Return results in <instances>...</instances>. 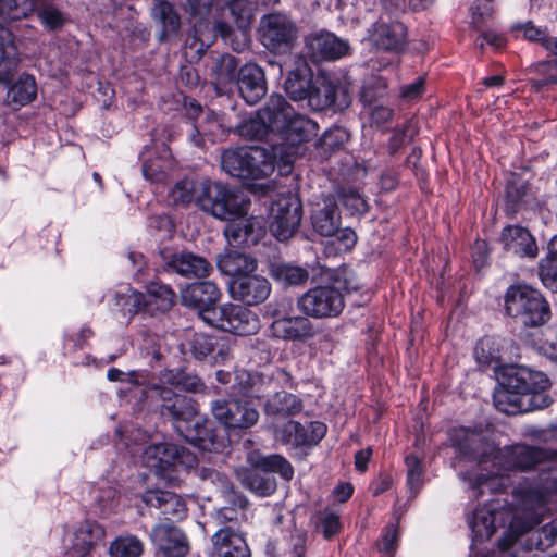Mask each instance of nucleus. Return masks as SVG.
Masks as SVG:
<instances>
[{
	"mask_svg": "<svg viewBox=\"0 0 557 557\" xmlns=\"http://www.w3.org/2000/svg\"><path fill=\"white\" fill-rule=\"evenodd\" d=\"M454 446L465 456L478 459L481 473H468L462 476L469 482L470 497L479 498L485 491L496 493L508 485L505 473L513 470L527 471L540 467V475L534 482H523L512 492V503L498 509L495 502H487L482 508H475L472 516L468 517V523L472 531L471 553L475 544L488 540L495 531L496 522L505 523V519H511L518 511L519 492L532 495L533 503L544 496L557 485V456L548 457V454L540 448L522 444L497 448L485 441L484 436L469 428L456 429L451 435ZM557 505V498L545 502L544 516Z\"/></svg>",
	"mask_w": 557,
	"mask_h": 557,
	"instance_id": "f257e3e1",
	"label": "nucleus"
},
{
	"mask_svg": "<svg viewBox=\"0 0 557 557\" xmlns=\"http://www.w3.org/2000/svg\"><path fill=\"white\" fill-rule=\"evenodd\" d=\"M146 393L161 400V413L175 421L176 430L188 442L203 450H215L220 447L210 423L198 416L197 405L191 398L157 383Z\"/></svg>",
	"mask_w": 557,
	"mask_h": 557,
	"instance_id": "f03ea898",
	"label": "nucleus"
},
{
	"mask_svg": "<svg viewBox=\"0 0 557 557\" xmlns=\"http://www.w3.org/2000/svg\"><path fill=\"white\" fill-rule=\"evenodd\" d=\"M274 132L282 139L275 145L276 154L280 153V172L287 174L296 157L302 154V145L317 135L318 124L304 114L297 113L283 97V103L274 121Z\"/></svg>",
	"mask_w": 557,
	"mask_h": 557,
	"instance_id": "7ed1b4c3",
	"label": "nucleus"
},
{
	"mask_svg": "<svg viewBox=\"0 0 557 557\" xmlns=\"http://www.w3.org/2000/svg\"><path fill=\"white\" fill-rule=\"evenodd\" d=\"M350 280L337 275L331 284L318 285L296 299L297 309L311 319L337 318L345 308V295L356 289Z\"/></svg>",
	"mask_w": 557,
	"mask_h": 557,
	"instance_id": "20e7f679",
	"label": "nucleus"
},
{
	"mask_svg": "<svg viewBox=\"0 0 557 557\" xmlns=\"http://www.w3.org/2000/svg\"><path fill=\"white\" fill-rule=\"evenodd\" d=\"M268 151L264 147L247 146L227 149L221 156V166L231 176L243 180H259L269 176L274 171L275 160L278 168L283 165L280 153Z\"/></svg>",
	"mask_w": 557,
	"mask_h": 557,
	"instance_id": "39448f33",
	"label": "nucleus"
},
{
	"mask_svg": "<svg viewBox=\"0 0 557 557\" xmlns=\"http://www.w3.org/2000/svg\"><path fill=\"white\" fill-rule=\"evenodd\" d=\"M247 462L251 468L237 471V476L246 488L259 496H269L276 488L275 480L260 474L259 470L267 473H278L286 481L294 475L290 462L281 455L263 456L255 450L247 455Z\"/></svg>",
	"mask_w": 557,
	"mask_h": 557,
	"instance_id": "423d86ee",
	"label": "nucleus"
},
{
	"mask_svg": "<svg viewBox=\"0 0 557 557\" xmlns=\"http://www.w3.org/2000/svg\"><path fill=\"white\" fill-rule=\"evenodd\" d=\"M196 190V206L219 220H231L244 214L250 205L237 190L219 182L201 180Z\"/></svg>",
	"mask_w": 557,
	"mask_h": 557,
	"instance_id": "0eeeda50",
	"label": "nucleus"
},
{
	"mask_svg": "<svg viewBox=\"0 0 557 557\" xmlns=\"http://www.w3.org/2000/svg\"><path fill=\"white\" fill-rule=\"evenodd\" d=\"M505 311L529 326H540L550 319V308L542 294L525 284L510 286L505 296Z\"/></svg>",
	"mask_w": 557,
	"mask_h": 557,
	"instance_id": "6e6552de",
	"label": "nucleus"
},
{
	"mask_svg": "<svg viewBox=\"0 0 557 557\" xmlns=\"http://www.w3.org/2000/svg\"><path fill=\"white\" fill-rule=\"evenodd\" d=\"M194 459L185 449L171 443L149 445L143 451V463L169 484H176L182 470Z\"/></svg>",
	"mask_w": 557,
	"mask_h": 557,
	"instance_id": "1a4fd4ad",
	"label": "nucleus"
},
{
	"mask_svg": "<svg viewBox=\"0 0 557 557\" xmlns=\"http://www.w3.org/2000/svg\"><path fill=\"white\" fill-rule=\"evenodd\" d=\"M34 12L48 30L60 29L66 21L52 0H0V17L7 22L27 17Z\"/></svg>",
	"mask_w": 557,
	"mask_h": 557,
	"instance_id": "9d476101",
	"label": "nucleus"
},
{
	"mask_svg": "<svg viewBox=\"0 0 557 557\" xmlns=\"http://www.w3.org/2000/svg\"><path fill=\"white\" fill-rule=\"evenodd\" d=\"M200 476L215 485L225 500L231 503V506H223L215 510L214 519L219 524H230L234 528V525L248 520L247 499L234 492L231 482L225 475L215 470L202 469Z\"/></svg>",
	"mask_w": 557,
	"mask_h": 557,
	"instance_id": "9b49d317",
	"label": "nucleus"
},
{
	"mask_svg": "<svg viewBox=\"0 0 557 557\" xmlns=\"http://www.w3.org/2000/svg\"><path fill=\"white\" fill-rule=\"evenodd\" d=\"M259 34L262 45L274 53L289 52L298 37L295 23L282 13L264 15Z\"/></svg>",
	"mask_w": 557,
	"mask_h": 557,
	"instance_id": "f8f14e48",
	"label": "nucleus"
},
{
	"mask_svg": "<svg viewBox=\"0 0 557 557\" xmlns=\"http://www.w3.org/2000/svg\"><path fill=\"white\" fill-rule=\"evenodd\" d=\"M213 320L210 325L239 336L257 334L261 326L260 319L255 312L235 304L219 307Z\"/></svg>",
	"mask_w": 557,
	"mask_h": 557,
	"instance_id": "ddd939ff",
	"label": "nucleus"
},
{
	"mask_svg": "<svg viewBox=\"0 0 557 557\" xmlns=\"http://www.w3.org/2000/svg\"><path fill=\"white\" fill-rule=\"evenodd\" d=\"M505 385L513 388L515 392L522 393L524 396L533 395V398L541 397V404L534 405V408L541 409L548 405V399L542 397V393L549 387V379L541 371H533L527 367L512 366L505 370Z\"/></svg>",
	"mask_w": 557,
	"mask_h": 557,
	"instance_id": "4468645a",
	"label": "nucleus"
},
{
	"mask_svg": "<svg viewBox=\"0 0 557 557\" xmlns=\"http://www.w3.org/2000/svg\"><path fill=\"white\" fill-rule=\"evenodd\" d=\"M301 203L293 195L278 198L271 207L270 231L278 240L290 238L301 221Z\"/></svg>",
	"mask_w": 557,
	"mask_h": 557,
	"instance_id": "2eb2a0df",
	"label": "nucleus"
},
{
	"mask_svg": "<svg viewBox=\"0 0 557 557\" xmlns=\"http://www.w3.org/2000/svg\"><path fill=\"white\" fill-rule=\"evenodd\" d=\"M220 295L218 286L211 281L189 284L181 292L182 304L198 310L199 317L208 324L214 322L218 310L214 305Z\"/></svg>",
	"mask_w": 557,
	"mask_h": 557,
	"instance_id": "dca6fc26",
	"label": "nucleus"
},
{
	"mask_svg": "<svg viewBox=\"0 0 557 557\" xmlns=\"http://www.w3.org/2000/svg\"><path fill=\"white\" fill-rule=\"evenodd\" d=\"M282 103L283 96L272 95L263 108L237 126L238 135L247 139H265L275 135L274 121Z\"/></svg>",
	"mask_w": 557,
	"mask_h": 557,
	"instance_id": "f3484780",
	"label": "nucleus"
},
{
	"mask_svg": "<svg viewBox=\"0 0 557 557\" xmlns=\"http://www.w3.org/2000/svg\"><path fill=\"white\" fill-rule=\"evenodd\" d=\"M214 418L228 429H246L257 423L259 412L247 401L216 400L211 405Z\"/></svg>",
	"mask_w": 557,
	"mask_h": 557,
	"instance_id": "a211bd4d",
	"label": "nucleus"
},
{
	"mask_svg": "<svg viewBox=\"0 0 557 557\" xmlns=\"http://www.w3.org/2000/svg\"><path fill=\"white\" fill-rule=\"evenodd\" d=\"M326 425L320 421H311L306 425L288 420L275 429V438L292 447H309L317 445L325 435Z\"/></svg>",
	"mask_w": 557,
	"mask_h": 557,
	"instance_id": "6ab92c4d",
	"label": "nucleus"
},
{
	"mask_svg": "<svg viewBox=\"0 0 557 557\" xmlns=\"http://www.w3.org/2000/svg\"><path fill=\"white\" fill-rule=\"evenodd\" d=\"M248 209L244 214L234 216L227 222L224 228V236L227 243L234 247L256 245L265 233V223L262 218L247 216Z\"/></svg>",
	"mask_w": 557,
	"mask_h": 557,
	"instance_id": "aec40b11",
	"label": "nucleus"
},
{
	"mask_svg": "<svg viewBox=\"0 0 557 557\" xmlns=\"http://www.w3.org/2000/svg\"><path fill=\"white\" fill-rule=\"evenodd\" d=\"M149 537L156 550L164 557H185L189 552L187 536L171 522L156 524Z\"/></svg>",
	"mask_w": 557,
	"mask_h": 557,
	"instance_id": "412c9836",
	"label": "nucleus"
},
{
	"mask_svg": "<svg viewBox=\"0 0 557 557\" xmlns=\"http://www.w3.org/2000/svg\"><path fill=\"white\" fill-rule=\"evenodd\" d=\"M271 283L262 275H242L231 278L228 290L231 297L247 306L263 302L271 294Z\"/></svg>",
	"mask_w": 557,
	"mask_h": 557,
	"instance_id": "4be33fe9",
	"label": "nucleus"
},
{
	"mask_svg": "<svg viewBox=\"0 0 557 557\" xmlns=\"http://www.w3.org/2000/svg\"><path fill=\"white\" fill-rule=\"evenodd\" d=\"M521 29L525 39L542 42L543 47L554 57V60L537 65V71L544 77L534 81L532 86L539 90L545 85L557 84V37H548L545 29L535 27L531 23L524 24Z\"/></svg>",
	"mask_w": 557,
	"mask_h": 557,
	"instance_id": "5701e85b",
	"label": "nucleus"
},
{
	"mask_svg": "<svg viewBox=\"0 0 557 557\" xmlns=\"http://www.w3.org/2000/svg\"><path fill=\"white\" fill-rule=\"evenodd\" d=\"M311 317L302 315H280L271 323V332L274 337L306 342L317 334V329L310 320Z\"/></svg>",
	"mask_w": 557,
	"mask_h": 557,
	"instance_id": "b1692460",
	"label": "nucleus"
},
{
	"mask_svg": "<svg viewBox=\"0 0 557 557\" xmlns=\"http://www.w3.org/2000/svg\"><path fill=\"white\" fill-rule=\"evenodd\" d=\"M306 47L317 62L337 60L349 53L348 42L329 32L311 34L306 39Z\"/></svg>",
	"mask_w": 557,
	"mask_h": 557,
	"instance_id": "393cba45",
	"label": "nucleus"
},
{
	"mask_svg": "<svg viewBox=\"0 0 557 557\" xmlns=\"http://www.w3.org/2000/svg\"><path fill=\"white\" fill-rule=\"evenodd\" d=\"M407 29L400 22H385L382 18L369 30L371 41L386 51H400L406 44Z\"/></svg>",
	"mask_w": 557,
	"mask_h": 557,
	"instance_id": "a878e982",
	"label": "nucleus"
},
{
	"mask_svg": "<svg viewBox=\"0 0 557 557\" xmlns=\"http://www.w3.org/2000/svg\"><path fill=\"white\" fill-rule=\"evenodd\" d=\"M141 499L146 505L159 509L165 520H182L187 515L185 500L173 492L148 490Z\"/></svg>",
	"mask_w": 557,
	"mask_h": 557,
	"instance_id": "bb28decb",
	"label": "nucleus"
},
{
	"mask_svg": "<svg viewBox=\"0 0 557 557\" xmlns=\"http://www.w3.org/2000/svg\"><path fill=\"white\" fill-rule=\"evenodd\" d=\"M237 86L248 104L257 103L267 92L263 70L255 63L245 64L239 70Z\"/></svg>",
	"mask_w": 557,
	"mask_h": 557,
	"instance_id": "cd10ccee",
	"label": "nucleus"
},
{
	"mask_svg": "<svg viewBox=\"0 0 557 557\" xmlns=\"http://www.w3.org/2000/svg\"><path fill=\"white\" fill-rule=\"evenodd\" d=\"M311 223L313 230L321 236L331 237L336 234L341 226V214L334 197L327 196L314 205Z\"/></svg>",
	"mask_w": 557,
	"mask_h": 557,
	"instance_id": "c85d7f7f",
	"label": "nucleus"
},
{
	"mask_svg": "<svg viewBox=\"0 0 557 557\" xmlns=\"http://www.w3.org/2000/svg\"><path fill=\"white\" fill-rule=\"evenodd\" d=\"M106 536L104 528L96 521L82 522L70 535L73 556L85 557Z\"/></svg>",
	"mask_w": 557,
	"mask_h": 557,
	"instance_id": "c756f323",
	"label": "nucleus"
},
{
	"mask_svg": "<svg viewBox=\"0 0 557 557\" xmlns=\"http://www.w3.org/2000/svg\"><path fill=\"white\" fill-rule=\"evenodd\" d=\"M503 247L506 251L520 257L535 258L539 249L534 237L522 226H506L500 236Z\"/></svg>",
	"mask_w": 557,
	"mask_h": 557,
	"instance_id": "7c9ffc66",
	"label": "nucleus"
},
{
	"mask_svg": "<svg viewBox=\"0 0 557 557\" xmlns=\"http://www.w3.org/2000/svg\"><path fill=\"white\" fill-rule=\"evenodd\" d=\"M295 65L285 81V91L295 101L309 100L313 87L312 71L301 57L295 58Z\"/></svg>",
	"mask_w": 557,
	"mask_h": 557,
	"instance_id": "2f4dec72",
	"label": "nucleus"
},
{
	"mask_svg": "<svg viewBox=\"0 0 557 557\" xmlns=\"http://www.w3.org/2000/svg\"><path fill=\"white\" fill-rule=\"evenodd\" d=\"M212 541L219 557H250V549L243 534L231 525L219 529Z\"/></svg>",
	"mask_w": 557,
	"mask_h": 557,
	"instance_id": "473e14b6",
	"label": "nucleus"
},
{
	"mask_svg": "<svg viewBox=\"0 0 557 557\" xmlns=\"http://www.w3.org/2000/svg\"><path fill=\"white\" fill-rule=\"evenodd\" d=\"M7 23L5 18L0 17V82L12 76L20 61L13 34L5 27Z\"/></svg>",
	"mask_w": 557,
	"mask_h": 557,
	"instance_id": "72a5a7b5",
	"label": "nucleus"
},
{
	"mask_svg": "<svg viewBox=\"0 0 557 557\" xmlns=\"http://www.w3.org/2000/svg\"><path fill=\"white\" fill-rule=\"evenodd\" d=\"M216 264L222 273L232 278H237L242 275H252L258 267L255 258L234 250L220 256Z\"/></svg>",
	"mask_w": 557,
	"mask_h": 557,
	"instance_id": "f704fd0d",
	"label": "nucleus"
},
{
	"mask_svg": "<svg viewBox=\"0 0 557 557\" xmlns=\"http://www.w3.org/2000/svg\"><path fill=\"white\" fill-rule=\"evenodd\" d=\"M168 267L183 276H207L211 270L209 262L202 257L191 252H181L173 255Z\"/></svg>",
	"mask_w": 557,
	"mask_h": 557,
	"instance_id": "c9c22d12",
	"label": "nucleus"
},
{
	"mask_svg": "<svg viewBox=\"0 0 557 557\" xmlns=\"http://www.w3.org/2000/svg\"><path fill=\"white\" fill-rule=\"evenodd\" d=\"M271 276L284 286H299L309 278L306 268L287 262H274L270 268Z\"/></svg>",
	"mask_w": 557,
	"mask_h": 557,
	"instance_id": "e433bc0d",
	"label": "nucleus"
},
{
	"mask_svg": "<svg viewBox=\"0 0 557 557\" xmlns=\"http://www.w3.org/2000/svg\"><path fill=\"white\" fill-rule=\"evenodd\" d=\"M522 393L515 392L505 385V377H502L500 387L495 391L493 399L497 410L506 414H517L523 410Z\"/></svg>",
	"mask_w": 557,
	"mask_h": 557,
	"instance_id": "4c0bfd02",
	"label": "nucleus"
},
{
	"mask_svg": "<svg viewBox=\"0 0 557 557\" xmlns=\"http://www.w3.org/2000/svg\"><path fill=\"white\" fill-rule=\"evenodd\" d=\"M159 385H164L176 391L198 392L202 387V383L197 375L186 373L184 371L174 372L165 370L160 374Z\"/></svg>",
	"mask_w": 557,
	"mask_h": 557,
	"instance_id": "58836bf2",
	"label": "nucleus"
},
{
	"mask_svg": "<svg viewBox=\"0 0 557 557\" xmlns=\"http://www.w3.org/2000/svg\"><path fill=\"white\" fill-rule=\"evenodd\" d=\"M302 408L301 401L297 396L289 393H276L264 405L267 416H293Z\"/></svg>",
	"mask_w": 557,
	"mask_h": 557,
	"instance_id": "ea45409f",
	"label": "nucleus"
},
{
	"mask_svg": "<svg viewBox=\"0 0 557 557\" xmlns=\"http://www.w3.org/2000/svg\"><path fill=\"white\" fill-rule=\"evenodd\" d=\"M152 16L162 25V39L178 32L181 20L171 3L163 0L157 2L152 8Z\"/></svg>",
	"mask_w": 557,
	"mask_h": 557,
	"instance_id": "a19ab883",
	"label": "nucleus"
},
{
	"mask_svg": "<svg viewBox=\"0 0 557 557\" xmlns=\"http://www.w3.org/2000/svg\"><path fill=\"white\" fill-rule=\"evenodd\" d=\"M144 296L147 310L166 311L172 307L175 294L168 285L153 282Z\"/></svg>",
	"mask_w": 557,
	"mask_h": 557,
	"instance_id": "79ce46f5",
	"label": "nucleus"
},
{
	"mask_svg": "<svg viewBox=\"0 0 557 557\" xmlns=\"http://www.w3.org/2000/svg\"><path fill=\"white\" fill-rule=\"evenodd\" d=\"M143 553V541L129 533L116 536L109 546V555L111 557H140Z\"/></svg>",
	"mask_w": 557,
	"mask_h": 557,
	"instance_id": "37998d69",
	"label": "nucleus"
},
{
	"mask_svg": "<svg viewBox=\"0 0 557 557\" xmlns=\"http://www.w3.org/2000/svg\"><path fill=\"white\" fill-rule=\"evenodd\" d=\"M539 274L542 283L557 293V235L548 245L547 256L540 262Z\"/></svg>",
	"mask_w": 557,
	"mask_h": 557,
	"instance_id": "c03bdc74",
	"label": "nucleus"
},
{
	"mask_svg": "<svg viewBox=\"0 0 557 557\" xmlns=\"http://www.w3.org/2000/svg\"><path fill=\"white\" fill-rule=\"evenodd\" d=\"M534 527L528 531L525 547L544 550L557 543V518L539 530H533Z\"/></svg>",
	"mask_w": 557,
	"mask_h": 557,
	"instance_id": "a18cd8bd",
	"label": "nucleus"
},
{
	"mask_svg": "<svg viewBox=\"0 0 557 557\" xmlns=\"http://www.w3.org/2000/svg\"><path fill=\"white\" fill-rule=\"evenodd\" d=\"M198 182L193 180L178 181L169 191L168 200L173 206H188L191 202L196 205L198 191Z\"/></svg>",
	"mask_w": 557,
	"mask_h": 557,
	"instance_id": "49530a36",
	"label": "nucleus"
},
{
	"mask_svg": "<svg viewBox=\"0 0 557 557\" xmlns=\"http://www.w3.org/2000/svg\"><path fill=\"white\" fill-rule=\"evenodd\" d=\"M116 306L124 315H134L146 308V297L144 294L136 292L129 287L115 294Z\"/></svg>",
	"mask_w": 557,
	"mask_h": 557,
	"instance_id": "de8ad7c7",
	"label": "nucleus"
},
{
	"mask_svg": "<svg viewBox=\"0 0 557 557\" xmlns=\"http://www.w3.org/2000/svg\"><path fill=\"white\" fill-rule=\"evenodd\" d=\"M36 82L30 75L20 76L9 90V96L11 97L12 101L20 106L29 103L36 97Z\"/></svg>",
	"mask_w": 557,
	"mask_h": 557,
	"instance_id": "09e8293b",
	"label": "nucleus"
},
{
	"mask_svg": "<svg viewBox=\"0 0 557 557\" xmlns=\"http://www.w3.org/2000/svg\"><path fill=\"white\" fill-rule=\"evenodd\" d=\"M264 375L258 372H249L246 370L238 371L236 374V384L238 392L249 398L261 397V388L256 387L257 383H263Z\"/></svg>",
	"mask_w": 557,
	"mask_h": 557,
	"instance_id": "8fccbe9b",
	"label": "nucleus"
},
{
	"mask_svg": "<svg viewBox=\"0 0 557 557\" xmlns=\"http://www.w3.org/2000/svg\"><path fill=\"white\" fill-rule=\"evenodd\" d=\"M335 102V88L325 79L319 85H313L309 98V106L315 110H323L333 106Z\"/></svg>",
	"mask_w": 557,
	"mask_h": 557,
	"instance_id": "3c124183",
	"label": "nucleus"
},
{
	"mask_svg": "<svg viewBox=\"0 0 557 557\" xmlns=\"http://www.w3.org/2000/svg\"><path fill=\"white\" fill-rule=\"evenodd\" d=\"M222 127V124L218 117V115L214 112H210L207 114V123L200 124V125H194L193 128L195 131V134L190 135L191 141L200 147L203 145L205 137H214L220 128Z\"/></svg>",
	"mask_w": 557,
	"mask_h": 557,
	"instance_id": "603ef678",
	"label": "nucleus"
},
{
	"mask_svg": "<svg viewBox=\"0 0 557 557\" xmlns=\"http://www.w3.org/2000/svg\"><path fill=\"white\" fill-rule=\"evenodd\" d=\"M252 2L248 0H227V8L234 16L235 23L238 28L244 30L247 28L251 21Z\"/></svg>",
	"mask_w": 557,
	"mask_h": 557,
	"instance_id": "864d4df0",
	"label": "nucleus"
},
{
	"mask_svg": "<svg viewBox=\"0 0 557 557\" xmlns=\"http://www.w3.org/2000/svg\"><path fill=\"white\" fill-rule=\"evenodd\" d=\"M347 139V132L342 127H335L324 132L319 140V146L324 153H329L342 147Z\"/></svg>",
	"mask_w": 557,
	"mask_h": 557,
	"instance_id": "5fc2aeb1",
	"label": "nucleus"
},
{
	"mask_svg": "<svg viewBox=\"0 0 557 557\" xmlns=\"http://www.w3.org/2000/svg\"><path fill=\"white\" fill-rule=\"evenodd\" d=\"M492 338L485 337L476 343L474 355L479 363L490 364L498 359V351L493 348Z\"/></svg>",
	"mask_w": 557,
	"mask_h": 557,
	"instance_id": "6e6d98bb",
	"label": "nucleus"
},
{
	"mask_svg": "<svg viewBox=\"0 0 557 557\" xmlns=\"http://www.w3.org/2000/svg\"><path fill=\"white\" fill-rule=\"evenodd\" d=\"M471 21L475 27L481 26L493 14V8L490 0H476L470 8Z\"/></svg>",
	"mask_w": 557,
	"mask_h": 557,
	"instance_id": "4d7b16f0",
	"label": "nucleus"
},
{
	"mask_svg": "<svg viewBox=\"0 0 557 557\" xmlns=\"http://www.w3.org/2000/svg\"><path fill=\"white\" fill-rule=\"evenodd\" d=\"M425 78L419 76L414 82L400 86L399 97L405 101H412L422 96L424 92Z\"/></svg>",
	"mask_w": 557,
	"mask_h": 557,
	"instance_id": "13d9d810",
	"label": "nucleus"
},
{
	"mask_svg": "<svg viewBox=\"0 0 557 557\" xmlns=\"http://www.w3.org/2000/svg\"><path fill=\"white\" fill-rule=\"evenodd\" d=\"M343 205L351 213L362 214L368 210L366 200L355 190H349L343 195Z\"/></svg>",
	"mask_w": 557,
	"mask_h": 557,
	"instance_id": "bf43d9fd",
	"label": "nucleus"
},
{
	"mask_svg": "<svg viewBox=\"0 0 557 557\" xmlns=\"http://www.w3.org/2000/svg\"><path fill=\"white\" fill-rule=\"evenodd\" d=\"M166 166L161 164V161H145L143 164V174L146 180L151 182H160L165 176Z\"/></svg>",
	"mask_w": 557,
	"mask_h": 557,
	"instance_id": "052dcab7",
	"label": "nucleus"
},
{
	"mask_svg": "<svg viewBox=\"0 0 557 557\" xmlns=\"http://www.w3.org/2000/svg\"><path fill=\"white\" fill-rule=\"evenodd\" d=\"M367 114L369 115L370 123L377 127L383 126L393 116V110L385 106L370 107Z\"/></svg>",
	"mask_w": 557,
	"mask_h": 557,
	"instance_id": "680f3d73",
	"label": "nucleus"
},
{
	"mask_svg": "<svg viewBox=\"0 0 557 557\" xmlns=\"http://www.w3.org/2000/svg\"><path fill=\"white\" fill-rule=\"evenodd\" d=\"M334 236L337 242V248L341 251L350 250L357 243V235L350 227H339Z\"/></svg>",
	"mask_w": 557,
	"mask_h": 557,
	"instance_id": "e2e57ef3",
	"label": "nucleus"
},
{
	"mask_svg": "<svg viewBox=\"0 0 557 557\" xmlns=\"http://www.w3.org/2000/svg\"><path fill=\"white\" fill-rule=\"evenodd\" d=\"M321 528L326 539L332 537L341 529L339 516L333 511H325L321 519Z\"/></svg>",
	"mask_w": 557,
	"mask_h": 557,
	"instance_id": "0e129e2a",
	"label": "nucleus"
},
{
	"mask_svg": "<svg viewBox=\"0 0 557 557\" xmlns=\"http://www.w3.org/2000/svg\"><path fill=\"white\" fill-rule=\"evenodd\" d=\"M214 3V0H186L185 10L193 16H205L208 14Z\"/></svg>",
	"mask_w": 557,
	"mask_h": 557,
	"instance_id": "69168bd1",
	"label": "nucleus"
},
{
	"mask_svg": "<svg viewBox=\"0 0 557 557\" xmlns=\"http://www.w3.org/2000/svg\"><path fill=\"white\" fill-rule=\"evenodd\" d=\"M150 226L162 233V237H170L174 231V224L169 215H157L151 218Z\"/></svg>",
	"mask_w": 557,
	"mask_h": 557,
	"instance_id": "338daca9",
	"label": "nucleus"
},
{
	"mask_svg": "<svg viewBox=\"0 0 557 557\" xmlns=\"http://www.w3.org/2000/svg\"><path fill=\"white\" fill-rule=\"evenodd\" d=\"M398 539V531L394 524L386 527L385 533L382 536L381 549L389 553L395 549Z\"/></svg>",
	"mask_w": 557,
	"mask_h": 557,
	"instance_id": "774afa93",
	"label": "nucleus"
}]
</instances>
